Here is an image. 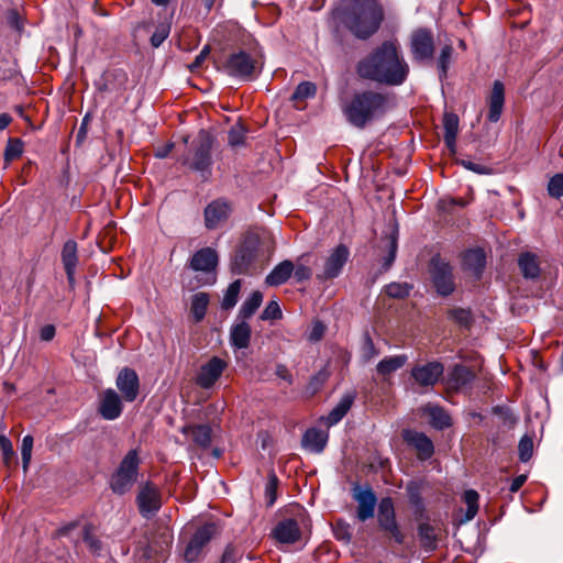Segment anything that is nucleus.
<instances>
[{"label": "nucleus", "mask_w": 563, "mask_h": 563, "mask_svg": "<svg viewBox=\"0 0 563 563\" xmlns=\"http://www.w3.org/2000/svg\"><path fill=\"white\" fill-rule=\"evenodd\" d=\"M356 73L380 85L400 86L408 77L409 65L398 46L387 41L358 62Z\"/></svg>", "instance_id": "1"}, {"label": "nucleus", "mask_w": 563, "mask_h": 563, "mask_svg": "<svg viewBox=\"0 0 563 563\" xmlns=\"http://www.w3.org/2000/svg\"><path fill=\"white\" fill-rule=\"evenodd\" d=\"M333 16L355 37L366 40L378 31L384 12L376 0H344Z\"/></svg>", "instance_id": "2"}, {"label": "nucleus", "mask_w": 563, "mask_h": 563, "mask_svg": "<svg viewBox=\"0 0 563 563\" xmlns=\"http://www.w3.org/2000/svg\"><path fill=\"white\" fill-rule=\"evenodd\" d=\"M388 97L382 92L366 90L356 92L343 106L346 120L355 128L363 129L379 119L388 110Z\"/></svg>", "instance_id": "3"}, {"label": "nucleus", "mask_w": 563, "mask_h": 563, "mask_svg": "<svg viewBox=\"0 0 563 563\" xmlns=\"http://www.w3.org/2000/svg\"><path fill=\"white\" fill-rule=\"evenodd\" d=\"M212 135L206 130H200L191 143L190 151L183 157V165L199 173L203 179L209 178L212 167Z\"/></svg>", "instance_id": "4"}, {"label": "nucleus", "mask_w": 563, "mask_h": 563, "mask_svg": "<svg viewBox=\"0 0 563 563\" xmlns=\"http://www.w3.org/2000/svg\"><path fill=\"white\" fill-rule=\"evenodd\" d=\"M262 68L263 57L258 51L233 53L223 65V69L229 76L244 81L255 79Z\"/></svg>", "instance_id": "5"}, {"label": "nucleus", "mask_w": 563, "mask_h": 563, "mask_svg": "<svg viewBox=\"0 0 563 563\" xmlns=\"http://www.w3.org/2000/svg\"><path fill=\"white\" fill-rule=\"evenodd\" d=\"M140 463L136 449L130 450L124 455L110 479V487L114 494L124 495L132 489L139 476Z\"/></svg>", "instance_id": "6"}, {"label": "nucleus", "mask_w": 563, "mask_h": 563, "mask_svg": "<svg viewBox=\"0 0 563 563\" xmlns=\"http://www.w3.org/2000/svg\"><path fill=\"white\" fill-rule=\"evenodd\" d=\"M260 244L258 235L253 233L245 235L231 263L234 274H246L250 271L257 257Z\"/></svg>", "instance_id": "7"}, {"label": "nucleus", "mask_w": 563, "mask_h": 563, "mask_svg": "<svg viewBox=\"0 0 563 563\" xmlns=\"http://www.w3.org/2000/svg\"><path fill=\"white\" fill-rule=\"evenodd\" d=\"M430 275L437 292L441 296H449L454 291L455 285L452 275V267L440 256H433L430 262Z\"/></svg>", "instance_id": "8"}, {"label": "nucleus", "mask_w": 563, "mask_h": 563, "mask_svg": "<svg viewBox=\"0 0 563 563\" xmlns=\"http://www.w3.org/2000/svg\"><path fill=\"white\" fill-rule=\"evenodd\" d=\"M229 364L219 356H212L208 362L202 364L196 375L195 382L202 389L212 388Z\"/></svg>", "instance_id": "9"}, {"label": "nucleus", "mask_w": 563, "mask_h": 563, "mask_svg": "<svg viewBox=\"0 0 563 563\" xmlns=\"http://www.w3.org/2000/svg\"><path fill=\"white\" fill-rule=\"evenodd\" d=\"M350 257L349 249L339 244L325 257L322 271L317 274L319 280H329L336 278L343 271Z\"/></svg>", "instance_id": "10"}, {"label": "nucleus", "mask_w": 563, "mask_h": 563, "mask_svg": "<svg viewBox=\"0 0 563 563\" xmlns=\"http://www.w3.org/2000/svg\"><path fill=\"white\" fill-rule=\"evenodd\" d=\"M217 532L218 528L213 522L206 523L202 527H200L195 532L185 550V561L188 563L196 562L202 554V550L206 547V544L209 543V541L217 534Z\"/></svg>", "instance_id": "11"}, {"label": "nucleus", "mask_w": 563, "mask_h": 563, "mask_svg": "<svg viewBox=\"0 0 563 563\" xmlns=\"http://www.w3.org/2000/svg\"><path fill=\"white\" fill-rule=\"evenodd\" d=\"M377 519L379 527L388 532L397 543L404 542V534L396 522L394 503L390 497L382 498L379 501Z\"/></svg>", "instance_id": "12"}, {"label": "nucleus", "mask_w": 563, "mask_h": 563, "mask_svg": "<svg viewBox=\"0 0 563 563\" xmlns=\"http://www.w3.org/2000/svg\"><path fill=\"white\" fill-rule=\"evenodd\" d=\"M136 503L141 515L144 518H152L162 506V497L158 488L152 483H145L140 487Z\"/></svg>", "instance_id": "13"}, {"label": "nucleus", "mask_w": 563, "mask_h": 563, "mask_svg": "<svg viewBox=\"0 0 563 563\" xmlns=\"http://www.w3.org/2000/svg\"><path fill=\"white\" fill-rule=\"evenodd\" d=\"M410 49L416 60L431 59L434 53V40L430 30L420 27L412 32Z\"/></svg>", "instance_id": "14"}, {"label": "nucleus", "mask_w": 563, "mask_h": 563, "mask_svg": "<svg viewBox=\"0 0 563 563\" xmlns=\"http://www.w3.org/2000/svg\"><path fill=\"white\" fill-rule=\"evenodd\" d=\"M444 367L440 362L419 364L411 368L410 375L420 387H433L443 375Z\"/></svg>", "instance_id": "15"}, {"label": "nucleus", "mask_w": 563, "mask_h": 563, "mask_svg": "<svg viewBox=\"0 0 563 563\" xmlns=\"http://www.w3.org/2000/svg\"><path fill=\"white\" fill-rule=\"evenodd\" d=\"M353 498L357 503V519L362 522L374 517L377 498L369 486L353 488Z\"/></svg>", "instance_id": "16"}, {"label": "nucleus", "mask_w": 563, "mask_h": 563, "mask_svg": "<svg viewBox=\"0 0 563 563\" xmlns=\"http://www.w3.org/2000/svg\"><path fill=\"white\" fill-rule=\"evenodd\" d=\"M231 206L223 199L211 201L205 208V225L209 230H214L223 225L231 214Z\"/></svg>", "instance_id": "17"}, {"label": "nucleus", "mask_w": 563, "mask_h": 563, "mask_svg": "<svg viewBox=\"0 0 563 563\" xmlns=\"http://www.w3.org/2000/svg\"><path fill=\"white\" fill-rule=\"evenodd\" d=\"M115 385L125 401L132 402L136 399L140 389V380L134 369L130 367L122 368L117 376Z\"/></svg>", "instance_id": "18"}, {"label": "nucleus", "mask_w": 563, "mask_h": 563, "mask_svg": "<svg viewBox=\"0 0 563 563\" xmlns=\"http://www.w3.org/2000/svg\"><path fill=\"white\" fill-rule=\"evenodd\" d=\"M123 405L118 393L111 388L104 390L100 398L99 413L106 420H114L120 417Z\"/></svg>", "instance_id": "19"}, {"label": "nucleus", "mask_w": 563, "mask_h": 563, "mask_svg": "<svg viewBox=\"0 0 563 563\" xmlns=\"http://www.w3.org/2000/svg\"><path fill=\"white\" fill-rule=\"evenodd\" d=\"M218 265V254L211 247L197 251L190 261V267L197 272L211 273Z\"/></svg>", "instance_id": "20"}, {"label": "nucleus", "mask_w": 563, "mask_h": 563, "mask_svg": "<svg viewBox=\"0 0 563 563\" xmlns=\"http://www.w3.org/2000/svg\"><path fill=\"white\" fill-rule=\"evenodd\" d=\"M273 537L280 543H295L300 538L298 522L292 518L279 521L273 530Z\"/></svg>", "instance_id": "21"}, {"label": "nucleus", "mask_w": 563, "mask_h": 563, "mask_svg": "<svg viewBox=\"0 0 563 563\" xmlns=\"http://www.w3.org/2000/svg\"><path fill=\"white\" fill-rule=\"evenodd\" d=\"M252 330L246 320L238 319L230 330V344L235 350L247 349L251 342Z\"/></svg>", "instance_id": "22"}, {"label": "nucleus", "mask_w": 563, "mask_h": 563, "mask_svg": "<svg viewBox=\"0 0 563 563\" xmlns=\"http://www.w3.org/2000/svg\"><path fill=\"white\" fill-rule=\"evenodd\" d=\"M505 102V88L501 81L496 80L493 84L492 92L488 97V120L497 122L500 119Z\"/></svg>", "instance_id": "23"}, {"label": "nucleus", "mask_w": 563, "mask_h": 563, "mask_svg": "<svg viewBox=\"0 0 563 563\" xmlns=\"http://www.w3.org/2000/svg\"><path fill=\"white\" fill-rule=\"evenodd\" d=\"M62 262L70 286L75 283V273L78 264L77 243L74 240L65 242L62 250Z\"/></svg>", "instance_id": "24"}, {"label": "nucleus", "mask_w": 563, "mask_h": 563, "mask_svg": "<svg viewBox=\"0 0 563 563\" xmlns=\"http://www.w3.org/2000/svg\"><path fill=\"white\" fill-rule=\"evenodd\" d=\"M405 439L417 450L419 459L428 460L432 456L434 446L432 441L424 433L407 431Z\"/></svg>", "instance_id": "25"}, {"label": "nucleus", "mask_w": 563, "mask_h": 563, "mask_svg": "<svg viewBox=\"0 0 563 563\" xmlns=\"http://www.w3.org/2000/svg\"><path fill=\"white\" fill-rule=\"evenodd\" d=\"M475 378V373L464 365H455L448 376V386L459 390L468 386Z\"/></svg>", "instance_id": "26"}, {"label": "nucleus", "mask_w": 563, "mask_h": 563, "mask_svg": "<svg viewBox=\"0 0 563 563\" xmlns=\"http://www.w3.org/2000/svg\"><path fill=\"white\" fill-rule=\"evenodd\" d=\"M462 264L465 269L478 277L486 265L485 252L482 249L467 250L463 254Z\"/></svg>", "instance_id": "27"}, {"label": "nucleus", "mask_w": 563, "mask_h": 563, "mask_svg": "<svg viewBox=\"0 0 563 563\" xmlns=\"http://www.w3.org/2000/svg\"><path fill=\"white\" fill-rule=\"evenodd\" d=\"M327 441L328 433L316 428L308 429L301 440L302 446L313 453L322 452Z\"/></svg>", "instance_id": "28"}, {"label": "nucleus", "mask_w": 563, "mask_h": 563, "mask_svg": "<svg viewBox=\"0 0 563 563\" xmlns=\"http://www.w3.org/2000/svg\"><path fill=\"white\" fill-rule=\"evenodd\" d=\"M518 266L525 278L534 279L540 275L539 257L531 252H525L519 255Z\"/></svg>", "instance_id": "29"}, {"label": "nucleus", "mask_w": 563, "mask_h": 563, "mask_svg": "<svg viewBox=\"0 0 563 563\" xmlns=\"http://www.w3.org/2000/svg\"><path fill=\"white\" fill-rule=\"evenodd\" d=\"M183 433L191 438L200 448L206 449L211 444V428L208 424L184 427Z\"/></svg>", "instance_id": "30"}, {"label": "nucleus", "mask_w": 563, "mask_h": 563, "mask_svg": "<svg viewBox=\"0 0 563 563\" xmlns=\"http://www.w3.org/2000/svg\"><path fill=\"white\" fill-rule=\"evenodd\" d=\"M292 271V262L285 260L273 268V271L266 276L265 282L269 286H279L288 280Z\"/></svg>", "instance_id": "31"}, {"label": "nucleus", "mask_w": 563, "mask_h": 563, "mask_svg": "<svg viewBox=\"0 0 563 563\" xmlns=\"http://www.w3.org/2000/svg\"><path fill=\"white\" fill-rule=\"evenodd\" d=\"M407 361L408 356L406 354L387 356L378 362L376 371L378 375L386 377L401 368L407 363Z\"/></svg>", "instance_id": "32"}, {"label": "nucleus", "mask_w": 563, "mask_h": 563, "mask_svg": "<svg viewBox=\"0 0 563 563\" xmlns=\"http://www.w3.org/2000/svg\"><path fill=\"white\" fill-rule=\"evenodd\" d=\"M444 143L451 151H454L459 132V117L454 113H445L443 117Z\"/></svg>", "instance_id": "33"}, {"label": "nucleus", "mask_w": 563, "mask_h": 563, "mask_svg": "<svg viewBox=\"0 0 563 563\" xmlns=\"http://www.w3.org/2000/svg\"><path fill=\"white\" fill-rule=\"evenodd\" d=\"M424 412L430 418L432 427L438 430L449 428L452 423L448 412L439 406L428 405L424 407Z\"/></svg>", "instance_id": "34"}, {"label": "nucleus", "mask_w": 563, "mask_h": 563, "mask_svg": "<svg viewBox=\"0 0 563 563\" xmlns=\"http://www.w3.org/2000/svg\"><path fill=\"white\" fill-rule=\"evenodd\" d=\"M354 401V395L353 394H345L338 405L329 412L327 416V423L329 426H334L339 421L342 420V418L347 413V411L351 409Z\"/></svg>", "instance_id": "35"}, {"label": "nucleus", "mask_w": 563, "mask_h": 563, "mask_svg": "<svg viewBox=\"0 0 563 563\" xmlns=\"http://www.w3.org/2000/svg\"><path fill=\"white\" fill-rule=\"evenodd\" d=\"M263 302V294L260 290H254L241 305L238 319H250Z\"/></svg>", "instance_id": "36"}, {"label": "nucleus", "mask_w": 563, "mask_h": 563, "mask_svg": "<svg viewBox=\"0 0 563 563\" xmlns=\"http://www.w3.org/2000/svg\"><path fill=\"white\" fill-rule=\"evenodd\" d=\"M209 296L206 292H197L191 297L190 311L196 322L201 321L207 312Z\"/></svg>", "instance_id": "37"}, {"label": "nucleus", "mask_w": 563, "mask_h": 563, "mask_svg": "<svg viewBox=\"0 0 563 563\" xmlns=\"http://www.w3.org/2000/svg\"><path fill=\"white\" fill-rule=\"evenodd\" d=\"M241 286L242 283L240 279H236L229 285L221 302L222 309L230 310L235 307L241 291Z\"/></svg>", "instance_id": "38"}, {"label": "nucleus", "mask_w": 563, "mask_h": 563, "mask_svg": "<svg viewBox=\"0 0 563 563\" xmlns=\"http://www.w3.org/2000/svg\"><path fill=\"white\" fill-rule=\"evenodd\" d=\"M418 534L420 537L421 545L428 551L435 549L437 539L434 529L429 523H421L418 528Z\"/></svg>", "instance_id": "39"}, {"label": "nucleus", "mask_w": 563, "mask_h": 563, "mask_svg": "<svg viewBox=\"0 0 563 563\" xmlns=\"http://www.w3.org/2000/svg\"><path fill=\"white\" fill-rule=\"evenodd\" d=\"M317 87L311 81H302L295 89L291 99L294 101H303L308 98H312L316 95Z\"/></svg>", "instance_id": "40"}, {"label": "nucleus", "mask_w": 563, "mask_h": 563, "mask_svg": "<svg viewBox=\"0 0 563 563\" xmlns=\"http://www.w3.org/2000/svg\"><path fill=\"white\" fill-rule=\"evenodd\" d=\"M453 47L452 45H444L441 48L439 58H438V68L440 71V78L443 79L446 77L448 69L452 59Z\"/></svg>", "instance_id": "41"}, {"label": "nucleus", "mask_w": 563, "mask_h": 563, "mask_svg": "<svg viewBox=\"0 0 563 563\" xmlns=\"http://www.w3.org/2000/svg\"><path fill=\"white\" fill-rule=\"evenodd\" d=\"M330 373L328 371V367L324 366L321 368L316 375H313L308 385H307V393L313 395L320 390L322 385L327 382L329 378Z\"/></svg>", "instance_id": "42"}, {"label": "nucleus", "mask_w": 563, "mask_h": 563, "mask_svg": "<svg viewBox=\"0 0 563 563\" xmlns=\"http://www.w3.org/2000/svg\"><path fill=\"white\" fill-rule=\"evenodd\" d=\"M464 503L467 505L466 519H473L478 511V494L474 489H468L463 496Z\"/></svg>", "instance_id": "43"}, {"label": "nucleus", "mask_w": 563, "mask_h": 563, "mask_svg": "<svg viewBox=\"0 0 563 563\" xmlns=\"http://www.w3.org/2000/svg\"><path fill=\"white\" fill-rule=\"evenodd\" d=\"M411 289L412 286L408 283H390L385 287L386 294L391 298H405Z\"/></svg>", "instance_id": "44"}, {"label": "nucleus", "mask_w": 563, "mask_h": 563, "mask_svg": "<svg viewBox=\"0 0 563 563\" xmlns=\"http://www.w3.org/2000/svg\"><path fill=\"white\" fill-rule=\"evenodd\" d=\"M245 132L246 130L241 123L232 125L228 134V142L230 146H242L244 144Z\"/></svg>", "instance_id": "45"}, {"label": "nucleus", "mask_w": 563, "mask_h": 563, "mask_svg": "<svg viewBox=\"0 0 563 563\" xmlns=\"http://www.w3.org/2000/svg\"><path fill=\"white\" fill-rule=\"evenodd\" d=\"M33 437L27 434L22 439L21 456L24 472L27 471L32 457Z\"/></svg>", "instance_id": "46"}, {"label": "nucleus", "mask_w": 563, "mask_h": 563, "mask_svg": "<svg viewBox=\"0 0 563 563\" xmlns=\"http://www.w3.org/2000/svg\"><path fill=\"white\" fill-rule=\"evenodd\" d=\"M533 452V441L530 437L525 435L520 439L518 445L519 459L521 462H528Z\"/></svg>", "instance_id": "47"}, {"label": "nucleus", "mask_w": 563, "mask_h": 563, "mask_svg": "<svg viewBox=\"0 0 563 563\" xmlns=\"http://www.w3.org/2000/svg\"><path fill=\"white\" fill-rule=\"evenodd\" d=\"M407 493L410 504L415 506L417 509H423L420 485L416 482H410L407 485Z\"/></svg>", "instance_id": "48"}, {"label": "nucleus", "mask_w": 563, "mask_h": 563, "mask_svg": "<svg viewBox=\"0 0 563 563\" xmlns=\"http://www.w3.org/2000/svg\"><path fill=\"white\" fill-rule=\"evenodd\" d=\"M84 542L93 554H99L101 551L100 540L91 532V527L86 526L84 529Z\"/></svg>", "instance_id": "49"}, {"label": "nucleus", "mask_w": 563, "mask_h": 563, "mask_svg": "<svg viewBox=\"0 0 563 563\" xmlns=\"http://www.w3.org/2000/svg\"><path fill=\"white\" fill-rule=\"evenodd\" d=\"M450 318L462 327H470L472 322L471 311L462 308L452 309L450 311Z\"/></svg>", "instance_id": "50"}, {"label": "nucleus", "mask_w": 563, "mask_h": 563, "mask_svg": "<svg viewBox=\"0 0 563 563\" xmlns=\"http://www.w3.org/2000/svg\"><path fill=\"white\" fill-rule=\"evenodd\" d=\"M548 192L553 198H561L563 196V174H556L550 179Z\"/></svg>", "instance_id": "51"}, {"label": "nucleus", "mask_w": 563, "mask_h": 563, "mask_svg": "<svg viewBox=\"0 0 563 563\" xmlns=\"http://www.w3.org/2000/svg\"><path fill=\"white\" fill-rule=\"evenodd\" d=\"M283 316L280 307L277 301L272 300L267 303L265 309L261 313V319L264 321L267 320H277Z\"/></svg>", "instance_id": "52"}, {"label": "nucleus", "mask_w": 563, "mask_h": 563, "mask_svg": "<svg viewBox=\"0 0 563 563\" xmlns=\"http://www.w3.org/2000/svg\"><path fill=\"white\" fill-rule=\"evenodd\" d=\"M333 532H334V537L338 540H341V541H344V542H350V540L352 538V532H351L350 525L345 523L342 520H338L336 521V523L334 526V529H333Z\"/></svg>", "instance_id": "53"}, {"label": "nucleus", "mask_w": 563, "mask_h": 563, "mask_svg": "<svg viewBox=\"0 0 563 563\" xmlns=\"http://www.w3.org/2000/svg\"><path fill=\"white\" fill-rule=\"evenodd\" d=\"M170 31L169 25L159 24L153 35L151 36V44L153 47H158L168 36Z\"/></svg>", "instance_id": "54"}, {"label": "nucleus", "mask_w": 563, "mask_h": 563, "mask_svg": "<svg viewBox=\"0 0 563 563\" xmlns=\"http://www.w3.org/2000/svg\"><path fill=\"white\" fill-rule=\"evenodd\" d=\"M388 255L384 258L383 271L386 272L390 268L395 261L397 253V240L395 236H390L387 241Z\"/></svg>", "instance_id": "55"}, {"label": "nucleus", "mask_w": 563, "mask_h": 563, "mask_svg": "<svg viewBox=\"0 0 563 563\" xmlns=\"http://www.w3.org/2000/svg\"><path fill=\"white\" fill-rule=\"evenodd\" d=\"M5 21L10 27L14 29L18 32H20L23 27V22H22L21 15L19 14V12L16 10H13V9L9 10L5 13Z\"/></svg>", "instance_id": "56"}, {"label": "nucleus", "mask_w": 563, "mask_h": 563, "mask_svg": "<svg viewBox=\"0 0 563 563\" xmlns=\"http://www.w3.org/2000/svg\"><path fill=\"white\" fill-rule=\"evenodd\" d=\"M324 332H325V325L321 321L316 320V321H313V323L311 325V330L308 334V340L311 342H317L322 339V336L324 335Z\"/></svg>", "instance_id": "57"}, {"label": "nucleus", "mask_w": 563, "mask_h": 563, "mask_svg": "<svg viewBox=\"0 0 563 563\" xmlns=\"http://www.w3.org/2000/svg\"><path fill=\"white\" fill-rule=\"evenodd\" d=\"M0 450L2 451L5 464H8L14 455V451L11 441L4 434H0Z\"/></svg>", "instance_id": "58"}, {"label": "nucleus", "mask_w": 563, "mask_h": 563, "mask_svg": "<svg viewBox=\"0 0 563 563\" xmlns=\"http://www.w3.org/2000/svg\"><path fill=\"white\" fill-rule=\"evenodd\" d=\"M292 273L297 282L307 280L312 276L311 268L303 264H297L296 266L294 265Z\"/></svg>", "instance_id": "59"}, {"label": "nucleus", "mask_w": 563, "mask_h": 563, "mask_svg": "<svg viewBox=\"0 0 563 563\" xmlns=\"http://www.w3.org/2000/svg\"><path fill=\"white\" fill-rule=\"evenodd\" d=\"M241 556L240 551L233 545H228L221 556L220 563H236Z\"/></svg>", "instance_id": "60"}, {"label": "nucleus", "mask_w": 563, "mask_h": 563, "mask_svg": "<svg viewBox=\"0 0 563 563\" xmlns=\"http://www.w3.org/2000/svg\"><path fill=\"white\" fill-rule=\"evenodd\" d=\"M22 154V144L20 141L10 142L5 147V158L12 161Z\"/></svg>", "instance_id": "61"}, {"label": "nucleus", "mask_w": 563, "mask_h": 563, "mask_svg": "<svg viewBox=\"0 0 563 563\" xmlns=\"http://www.w3.org/2000/svg\"><path fill=\"white\" fill-rule=\"evenodd\" d=\"M56 329L53 324H45L40 329V338L42 341L49 342L54 339Z\"/></svg>", "instance_id": "62"}, {"label": "nucleus", "mask_w": 563, "mask_h": 563, "mask_svg": "<svg viewBox=\"0 0 563 563\" xmlns=\"http://www.w3.org/2000/svg\"><path fill=\"white\" fill-rule=\"evenodd\" d=\"M276 488H277V477L275 475H272L266 485V495L269 498V500H268L269 505H273L275 501Z\"/></svg>", "instance_id": "63"}, {"label": "nucleus", "mask_w": 563, "mask_h": 563, "mask_svg": "<svg viewBox=\"0 0 563 563\" xmlns=\"http://www.w3.org/2000/svg\"><path fill=\"white\" fill-rule=\"evenodd\" d=\"M461 165L468 170H472L476 174L483 175L488 173V168L484 165L473 163L471 161H462Z\"/></svg>", "instance_id": "64"}]
</instances>
